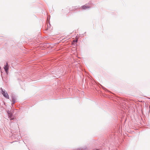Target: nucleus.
<instances>
[{
	"label": "nucleus",
	"instance_id": "obj_1",
	"mask_svg": "<svg viewBox=\"0 0 150 150\" xmlns=\"http://www.w3.org/2000/svg\"><path fill=\"white\" fill-rule=\"evenodd\" d=\"M0 90L3 96L6 98L9 99V96L7 91L5 90H3L2 88H0Z\"/></svg>",
	"mask_w": 150,
	"mask_h": 150
},
{
	"label": "nucleus",
	"instance_id": "obj_2",
	"mask_svg": "<svg viewBox=\"0 0 150 150\" xmlns=\"http://www.w3.org/2000/svg\"><path fill=\"white\" fill-rule=\"evenodd\" d=\"M7 112L8 117L10 119V120L13 119L14 118L12 117L13 114L11 113V112L10 111H9V110H8Z\"/></svg>",
	"mask_w": 150,
	"mask_h": 150
},
{
	"label": "nucleus",
	"instance_id": "obj_3",
	"mask_svg": "<svg viewBox=\"0 0 150 150\" xmlns=\"http://www.w3.org/2000/svg\"><path fill=\"white\" fill-rule=\"evenodd\" d=\"M88 149V146H84L79 148L78 150H87Z\"/></svg>",
	"mask_w": 150,
	"mask_h": 150
},
{
	"label": "nucleus",
	"instance_id": "obj_4",
	"mask_svg": "<svg viewBox=\"0 0 150 150\" xmlns=\"http://www.w3.org/2000/svg\"><path fill=\"white\" fill-rule=\"evenodd\" d=\"M9 66H4V69L6 72L7 73L8 71Z\"/></svg>",
	"mask_w": 150,
	"mask_h": 150
},
{
	"label": "nucleus",
	"instance_id": "obj_5",
	"mask_svg": "<svg viewBox=\"0 0 150 150\" xmlns=\"http://www.w3.org/2000/svg\"><path fill=\"white\" fill-rule=\"evenodd\" d=\"M82 9L84 10L88 8H89V6H86L85 5L83 6H82Z\"/></svg>",
	"mask_w": 150,
	"mask_h": 150
},
{
	"label": "nucleus",
	"instance_id": "obj_6",
	"mask_svg": "<svg viewBox=\"0 0 150 150\" xmlns=\"http://www.w3.org/2000/svg\"><path fill=\"white\" fill-rule=\"evenodd\" d=\"M16 98L14 96H12V101H16Z\"/></svg>",
	"mask_w": 150,
	"mask_h": 150
},
{
	"label": "nucleus",
	"instance_id": "obj_7",
	"mask_svg": "<svg viewBox=\"0 0 150 150\" xmlns=\"http://www.w3.org/2000/svg\"><path fill=\"white\" fill-rule=\"evenodd\" d=\"M12 103H11V105H12V106H13V105H14L15 103L16 102V101H12Z\"/></svg>",
	"mask_w": 150,
	"mask_h": 150
},
{
	"label": "nucleus",
	"instance_id": "obj_8",
	"mask_svg": "<svg viewBox=\"0 0 150 150\" xmlns=\"http://www.w3.org/2000/svg\"><path fill=\"white\" fill-rule=\"evenodd\" d=\"M74 42H78V40L77 39H76V40H73V41Z\"/></svg>",
	"mask_w": 150,
	"mask_h": 150
},
{
	"label": "nucleus",
	"instance_id": "obj_9",
	"mask_svg": "<svg viewBox=\"0 0 150 150\" xmlns=\"http://www.w3.org/2000/svg\"><path fill=\"white\" fill-rule=\"evenodd\" d=\"M5 66H9L8 63L6 62V65Z\"/></svg>",
	"mask_w": 150,
	"mask_h": 150
},
{
	"label": "nucleus",
	"instance_id": "obj_10",
	"mask_svg": "<svg viewBox=\"0 0 150 150\" xmlns=\"http://www.w3.org/2000/svg\"><path fill=\"white\" fill-rule=\"evenodd\" d=\"M103 89H104V88H103Z\"/></svg>",
	"mask_w": 150,
	"mask_h": 150
},
{
	"label": "nucleus",
	"instance_id": "obj_11",
	"mask_svg": "<svg viewBox=\"0 0 150 150\" xmlns=\"http://www.w3.org/2000/svg\"><path fill=\"white\" fill-rule=\"evenodd\" d=\"M98 150L97 149V150Z\"/></svg>",
	"mask_w": 150,
	"mask_h": 150
}]
</instances>
